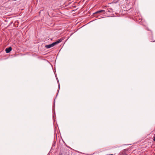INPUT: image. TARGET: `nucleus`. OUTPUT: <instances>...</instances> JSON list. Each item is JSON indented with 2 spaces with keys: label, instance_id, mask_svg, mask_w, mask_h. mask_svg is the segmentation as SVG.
Returning a JSON list of instances; mask_svg holds the SVG:
<instances>
[{
  "label": "nucleus",
  "instance_id": "nucleus-9",
  "mask_svg": "<svg viewBox=\"0 0 155 155\" xmlns=\"http://www.w3.org/2000/svg\"><path fill=\"white\" fill-rule=\"evenodd\" d=\"M154 41H155V40L153 41V42H154Z\"/></svg>",
  "mask_w": 155,
  "mask_h": 155
},
{
  "label": "nucleus",
  "instance_id": "nucleus-6",
  "mask_svg": "<svg viewBox=\"0 0 155 155\" xmlns=\"http://www.w3.org/2000/svg\"><path fill=\"white\" fill-rule=\"evenodd\" d=\"M146 29L148 30V31H151L150 30H149V29L148 28H146Z\"/></svg>",
  "mask_w": 155,
  "mask_h": 155
},
{
  "label": "nucleus",
  "instance_id": "nucleus-1",
  "mask_svg": "<svg viewBox=\"0 0 155 155\" xmlns=\"http://www.w3.org/2000/svg\"><path fill=\"white\" fill-rule=\"evenodd\" d=\"M61 153L63 155H68L69 151L67 150H64Z\"/></svg>",
  "mask_w": 155,
  "mask_h": 155
},
{
  "label": "nucleus",
  "instance_id": "nucleus-3",
  "mask_svg": "<svg viewBox=\"0 0 155 155\" xmlns=\"http://www.w3.org/2000/svg\"><path fill=\"white\" fill-rule=\"evenodd\" d=\"M12 50V48L11 47H9L8 48H6L5 49V51L6 53H8Z\"/></svg>",
  "mask_w": 155,
  "mask_h": 155
},
{
  "label": "nucleus",
  "instance_id": "nucleus-4",
  "mask_svg": "<svg viewBox=\"0 0 155 155\" xmlns=\"http://www.w3.org/2000/svg\"><path fill=\"white\" fill-rule=\"evenodd\" d=\"M53 46L52 45V44H49L48 45H46L45 46V47L46 48H49L52 47H53Z\"/></svg>",
  "mask_w": 155,
  "mask_h": 155
},
{
  "label": "nucleus",
  "instance_id": "nucleus-5",
  "mask_svg": "<svg viewBox=\"0 0 155 155\" xmlns=\"http://www.w3.org/2000/svg\"><path fill=\"white\" fill-rule=\"evenodd\" d=\"M105 12V11L104 10H101L97 11L95 12V14H98L99 13H101L102 12Z\"/></svg>",
  "mask_w": 155,
  "mask_h": 155
},
{
  "label": "nucleus",
  "instance_id": "nucleus-2",
  "mask_svg": "<svg viewBox=\"0 0 155 155\" xmlns=\"http://www.w3.org/2000/svg\"><path fill=\"white\" fill-rule=\"evenodd\" d=\"M61 41H62V40L61 39H60L58 40V41H57L51 44H52L53 46V47L54 45H57L59 43L61 42Z\"/></svg>",
  "mask_w": 155,
  "mask_h": 155
},
{
  "label": "nucleus",
  "instance_id": "nucleus-7",
  "mask_svg": "<svg viewBox=\"0 0 155 155\" xmlns=\"http://www.w3.org/2000/svg\"><path fill=\"white\" fill-rule=\"evenodd\" d=\"M58 155H63L61 153V152H60Z\"/></svg>",
  "mask_w": 155,
  "mask_h": 155
},
{
  "label": "nucleus",
  "instance_id": "nucleus-8",
  "mask_svg": "<svg viewBox=\"0 0 155 155\" xmlns=\"http://www.w3.org/2000/svg\"><path fill=\"white\" fill-rule=\"evenodd\" d=\"M153 140L154 141H155V136L154 137V138L153 139Z\"/></svg>",
  "mask_w": 155,
  "mask_h": 155
}]
</instances>
